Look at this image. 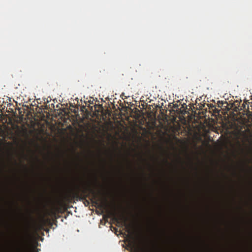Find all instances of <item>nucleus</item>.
<instances>
[{"instance_id": "obj_1", "label": "nucleus", "mask_w": 252, "mask_h": 252, "mask_svg": "<svg viewBox=\"0 0 252 252\" xmlns=\"http://www.w3.org/2000/svg\"><path fill=\"white\" fill-rule=\"evenodd\" d=\"M72 193L74 197L79 198L80 199H86L90 195H92V201L96 204H98V201L96 200L97 197V193L90 182H84L82 186H76Z\"/></svg>"}, {"instance_id": "obj_2", "label": "nucleus", "mask_w": 252, "mask_h": 252, "mask_svg": "<svg viewBox=\"0 0 252 252\" xmlns=\"http://www.w3.org/2000/svg\"><path fill=\"white\" fill-rule=\"evenodd\" d=\"M100 209L106 210L109 214L112 217L113 220L117 221V223H122L124 225L128 227V225L126 223L127 218L123 214V213L119 212L115 206H112L111 208L110 204L108 203L106 198L101 199L100 203L99 204Z\"/></svg>"}, {"instance_id": "obj_3", "label": "nucleus", "mask_w": 252, "mask_h": 252, "mask_svg": "<svg viewBox=\"0 0 252 252\" xmlns=\"http://www.w3.org/2000/svg\"><path fill=\"white\" fill-rule=\"evenodd\" d=\"M246 104L243 103V104H242V107H243V109H246Z\"/></svg>"}, {"instance_id": "obj_4", "label": "nucleus", "mask_w": 252, "mask_h": 252, "mask_svg": "<svg viewBox=\"0 0 252 252\" xmlns=\"http://www.w3.org/2000/svg\"><path fill=\"white\" fill-rule=\"evenodd\" d=\"M210 105V108H213V107H215L214 105L213 104H209Z\"/></svg>"}, {"instance_id": "obj_5", "label": "nucleus", "mask_w": 252, "mask_h": 252, "mask_svg": "<svg viewBox=\"0 0 252 252\" xmlns=\"http://www.w3.org/2000/svg\"><path fill=\"white\" fill-rule=\"evenodd\" d=\"M164 161H165V162L166 163L168 164V161H167V159H165V160H164Z\"/></svg>"}, {"instance_id": "obj_6", "label": "nucleus", "mask_w": 252, "mask_h": 252, "mask_svg": "<svg viewBox=\"0 0 252 252\" xmlns=\"http://www.w3.org/2000/svg\"><path fill=\"white\" fill-rule=\"evenodd\" d=\"M134 252H138L137 250H135Z\"/></svg>"}]
</instances>
